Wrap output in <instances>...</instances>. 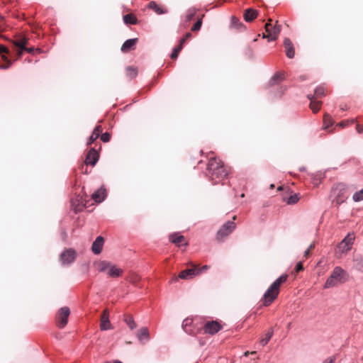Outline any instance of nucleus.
<instances>
[{
  "label": "nucleus",
  "instance_id": "nucleus-1",
  "mask_svg": "<svg viewBox=\"0 0 363 363\" xmlns=\"http://www.w3.org/2000/svg\"><path fill=\"white\" fill-rule=\"evenodd\" d=\"M228 174V171L220 159L211 156L207 164V174L213 184L223 180Z\"/></svg>",
  "mask_w": 363,
  "mask_h": 363
},
{
  "label": "nucleus",
  "instance_id": "nucleus-2",
  "mask_svg": "<svg viewBox=\"0 0 363 363\" xmlns=\"http://www.w3.org/2000/svg\"><path fill=\"white\" fill-rule=\"evenodd\" d=\"M287 278L286 274H282L270 285L264 293L262 299H261L265 307L270 306L277 299L279 294L280 286L286 281Z\"/></svg>",
  "mask_w": 363,
  "mask_h": 363
},
{
  "label": "nucleus",
  "instance_id": "nucleus-3",
  "mask_svg": "<svg viewBox=\"0 0 363 363\" xmlns=\"http://www.w3.org/2000/svg\"><path fill=\"white\" fill-rule=\"evenodd\" d=\"M346 272L345 270H343L340 267H336L333 269L331 275L327 279L324 285V289L333 288L337 286L340 283H343L345 281L344 276Z\"/></svg>",
  "mask_w": 363,
  "mask_h": 363
},
{
  "label": "nucleus",
  "instance_id": "nucleus-4",
  "mask_svg": "<svg viewBox=\"0 0 363 363\" xmlns=\"http://www.w3.org/2000/svg\"><path fill=\"white\" fill-rule=\"evenodd\" d=\"M272 19L269 18L264 25L265 33L262 34L263 38H267L269 41L275 40L281 31V25L278 24L277 21L274 26L271 23Z\"/></svg>",
  "mask_w": 363,
  "mask_h": 363
},
{
  "label": "nucleus",
  "instance_id": "nucleus-5",
  "mask_svg": "<svg viewBox=\"0 0 363 363\" xmlns=\"http://www.w3.org/2000/svg\"><path fill=\"white\" fill-rule=\"evenodd\" d=\"M235 227L236 225L233 220H229L226 222L217 232L216 240L218 241H222L235 230Z\"/></svg>",
  "mask_w": 363,
  "mask_h": 363
},
{
  "label": "nucleus",
  "instance_id": "nucleus-6",
  "mask_svg": "<svg viewBox=\"0 0 363 363\" xmlns=\"http://www.w3.org/2000/svg\"><path fill=\"white\" fill-rule=\"evenodd\" d=\"M69 314V308L67 306H63L59 309L56 315V323L60 328H63L67 324Z\"/></svg>",
  "mask_w": 363,
  "mask_h": 363
},
{
  "label": "nucleus",
  "instance_id": "nucleus-7",
  "mask_svg": "<svg viewBox=\"0 0 363 363\" xmlns=\"http://www.w3.org/2000/svg\"><path fill=\"white\" fill-rule=\"evenodd\" d=\"M355 235L354 233H349L345 238L339 244L338 249L342 252L345 253L350 251L353 245Z\"/></svg>",
  "mask_w": 363,
  "mask_h": 363
},
{
  "label": "nucleus",
  "instance_id": "nucleus-8",
  "mask_svg": "<svg viewBox=\"0 0 363 363\" xmlns=\"http://www.w3.org/2000/svg\"><path fill=\"white\" fill-rule=\"evenodd\" d=\"M182 328L186 333L191 335H196L201 330L199 328H195L194 325V320L190 317H188L184 320L182 323Z\"/></svg>",
  "mask_w": 363,
  "mask_h": 363
},
{
  "label": "nucleus",
  "instance_id": "nucleus-9",
  "mask_svg": "<svg viewBox=\"0 0 363 363\" xmlns=\"http://www.w3.org/2000/svg\"><path fill=\"white\" fill-rule=\"evenodd\" d=\"M222 325L217 320L207 321L204 326L203 330L206 333L213 335L222 329Z\"/></svg>",
  "mask_w": 363,
  "mask_h": 363
},
{
  "label": "nucleus",
  "instance_id": "nucleus-10",
  "mask_svg": "<svg viewBox=\"0 0 363 363\" xmlns=\"http://www.w3.org/2000/svg\"><path fill=\"white\" fill-rule=\"evenodd\" d=\"M99 160V153L95 149L91 148L87 153L84 161V164H82L83 169L84 166L95 165Z\"/></svg>",
  "mask_w": 363,
  "mask_h": 363
},
{
  "label": "nucleus",
  "instance_id": "nucleus-11",
  "mask_svg": "<svg viewBox=\"0 0 363 363\" xmlns=\"http://www.w3.org/2000/svg\"><path fill=\"white\" fill-rule=\"evenodd\" d=\"M76 253L74 250L69 249L63 252L60 255V260L63 264H68L74 261Z\"/></svg>",
  "mask_w": 363,
  "mask_h": 363
},
{
  "label": "nucleus",
  "instance_id": "nucleus-12",
  "mask_svg": "<svg viewBox=\"0 0 363 363\" xmlns=\"http://www.w3.org/2000/svg\"><path fill=\"white\" fill-rule=\"evenodd\" d=\"M100 328L102 330L112 328V325L109 320L108 309H104L101 315Z\"/></svg>",
  "mask_w": 363,
  "mask_h": 363
},
{
  "label": "nucleus",
  "instance_id": "nucleus-13",
  "mask_svg": "<svg viewBox=\"0 0 363 363\" xmlns=\"http://www.w3.org/2000/svg\"><path fill=\"white\" fill-rule=\"evenodd\" d=\"M199 272H197V266L194 264V265H192V267L191 269H187L182 271L179 274L178 278L182 279H191L194 277L199 275Z\"/></svg>",
  "mask_w": 363,
  "mask_h": 363
},
{
  "label": "nucleus",
  "instance_id": "nucleus-14",
  "mask_svg": "<svg viewBox=\"0 0 363 363\" xmlns=\"http://www.w3.org/2000/svg\"><path fill=\"white\" fill-rule=\"evenodd\" d=\"M138 39L137 38L126 40L121 45V50L123 52H128L135 48Z\"/></svg>",
  "mask_w": 363,
  "mask_h": 363
},
{
  "label": "nucleus",
  "instance_id": "nucleus-15",
  "mask_svg": "<svg viewBox=\"0 0 363 363\" xmlns=\"http://www.w3.org/2000/svg\"><path fill=\"white\" fill-rule=\"evenodd\" d=\"M106 196V189L104 187H101L98 189L96 191H95L91 194V199L96 202V203H100L103 201Z\"/></svg>",
  "mask_w": 363,
  "mask_h": 363
},
{
  "label": "nucleus",
  "instance_id": "nucleus-16",
  "mask_svg": "<svg viewBox=\"0 0 363 363\" xmlns=\"http://www.w3.org/2000/svg\"><path fill=\"white\" fill-rule=\"evenodd\" d=\"M104 239L101 236L96 238L91 246V250L95 255H99L101 252Z\"/></svg>",
  "mask_w": 363,
  "mask_h": 363
},
{
  "label": "nucleus",
  "instance_id": "nucleus-17",
  "mask_svg": "<svg viewBox=\"0 0 363 363\" xmlns=\"http://www.w3.org/2000/svg\"><path fill=\"white\" fill-rule=\"evenodd\" d=\"M284 47L287 57L293 58L294 56V48L290 39L286 38L284 40Z\"/></svg>",
  "mask_w": 363,
  "mask_h": 363
},
{
  "label": "nucleus",
  "instance_id": "nucleus-18",
  "mask_svg": "<svg viewBox=\"0 0 363 363\" xmlns=\"http://www.w3.org/2000/svg\"><path fill=\"white\" fill-rule=\"evenodd\" d=\"M352 262L353 268L355 270L363 273V257L361 255H354Z\"/></svg>",
  "mask_w": 363,
  "mask_h": 363
},
{
  "label": "nucleus",
  "instance_id": "nucleus-19",
  "mask_svg": "<svg viewBox=\"0 0 363 363\" xmlns=\"http://www.w3.org/2000/svg\"><path fill=\"white\" fill-rule=\"evenodd\" d=\"M147 8L154 11L157 15H162L163 13H167L168 10L162 7L160 4H157L155 1H150L147 4Z\"/></svg>",
  "mask_w": 363,
  "mask_h": 363
},
{
  "label": "nucleus",
  "instance_id": "nucleus-20",
  "mask_svg": "<svg viewBox=\"0 0 363 363\" xmlns=\"http://www.w3.org/2000/svg\"><path fill=\"white\" fill-rule=\"evenodd\" d=\"M308 98L311 100V104H309V108L312 109L313 113H317L322 106V101H318L314 99V96H312L311 94L308 96Z\"/></svg>",
  "mask_w": 363,
  "mask_h": 363
},
{
  "label": "nucleus",
  "instance_id": "nucleus-21",
  "mask_svg": "<svg viewBox=\"0 0 363 363\" xmlns=\"http://www.w3.org/2000/svg\"><path fill=\"white\" fill-rule=\"evenodd\" d=\"M169 240L172 242L176 244L178 246H180L183 244L187 245V243L185 242V237L179 233H174L170 235Z\"/></svg>",
  "mask_w": 363,
  "mask_h": 363
},
{
  "label": "nucleus",
  "instance_id": "nucleus-22",
  "mask_svg": "<svg viewBox=\"0 0 363 363\" xmlns=\"http://www.w3.org/2000/svg\"><path fill=\"white\" fill-rule=\"evenodd\" d=\"M107 274L111 277H119L123 274V270L120 268H118L116 265L112 264H110V267L108 268L106 271Z\"/></svg>",
  "mask_w": 363,
  "mask_h": 363
},
{
  "label": "nucleus",
  "instance_id": "nucleus-23",
  "mask_svg": "<svg viewBox=\"0 0 363 363\" xmlns=\"http://www.w3.org/2000/svg\"><path fill=\"white\" fill-rule=\"evenodd\" d=\"M102 130H103V129L101 125L96 126L91 135L90 136V138L89 139L87 145H91L93 143H94L99 138Z\"/></svg>",
  "mask_w": 363,
  "mask_h": 363
},
{
  "label": "nucleus",
  "instance_id": "nucleus-24",
  "mask_svg": "<svg viewBox=\"0 0 363 363\" xmlns=\"http://www.w3.org/2000/svg\"><path fill=\"white\" fill-rule=\"evenodd\" d=\"M28 39L26 37H23L21 38L17 39L14 44L20 48V50L18 52V55H21L23 52L24 51V49H26V45L28 44Z\"/></svg>",
  "mask_w": 363,
  "mask_h": 363
},
{
  "label": "nucleus",
  "instance_id": "nucleus-25",
  "mask_svg": "<svg viewBox=\"0 0 363 363\" xmlns=\"http://www.w3.org/2000/svg\"><path fill=\"white\" fill-rule=\"evenodd\" d=\"M258 15V13L254 9H246L244 11V18L246 21H252L254 20Z\"/></svg>",
  "mask_w": 363,
  "mask_h": 363
},
{
  "label": "nucleus",
  "instance_id": "nucleus-26",
  "mask_svg": "<svg viewBox=\"0 0 363 363\" xmlns=\"http://www.w3.org/2000/svg\"><path fill=\"white\" fill-rule=\"evenodd\" d=\"M230 28L241 30L245 28L244 24L235 16H231Z\"/></svg>",
  "mask_w": 363,
  "mask_h": 363
},
{
  "label": "nucleus",
  "instance_id": "nucleus-27",
  "mask_svg": "<svg viewBox=\"0 0 363 363\" xmlns=\"http://www.w3.org/2000/svg\"><path fill=\"white\" fill-rule=\"evenodd\" d=\"M136 335H137L138 338L139 339V340H140V341H142L143 339H145L146 340H149V333H148V330L146 327H143V328H140L138 330Z\"/></svg>",
  "mask_w": 363,
  "mask_h": 363
},
{
  "label": "nucleus",
  "instance_id": "nucleus-28",
  "mask_svg": "<svg viewBox=\"0 0 363 363\" xmlns=\"http://www.w3.org/2000/svg\"><path fill=\"white\" fill-rule=\"evenodd\" d=\"M111 264V262L107 261H99L96 263V267L99 272H105L108 270V268L110 267Z\"/></svg>",
  "mask_w": 363,
  "mask_h": 363
},
{
  "label": "nucleus",
  "instance_id": "nucleus-29",
  "mask_svg": "<svg viewBox=\"0 0 363 363\" xmlns=\"http://www.w3.org/2000/svg\"><path fill=\"white\" fill-rule=\"evenodd\" d=\"M123 320L128 325L130 329L133 330L136 328V323H135L132 315L130 314H125L123 317Z\"/></svg>",
  "mask_w": 363,
  "mask_h": 363
},
{
  "label": "nucleus",
  "instance_id": "nucleus-30",
  "mask_svg": "<svg viewBox=\"0 0 363 363\" xmlns=\"http://www.w3.org/2000/svg\"><path fill=\"white\" fill-rule=\"evenodd\" d=\"M323 124L324 129L325 130L328 129L330 126H332L334 124V120L333 119L332 116L330 114L325 113L324 115Z\"/></svg>",
  "mask_w": 363,
  "mask_h": 363
},
{
  "label": "nucleus",
  "instance_id": "nucleus-31",
  "mask_svg": "<svg viewBox=\"0 0 363 363\" xmlns=\"http://www.w3.org/2000/svg\"><path fill=\"white\" fill-rule=\"evenodd\" d=\"M125 74L130 79L135 78L138 74L137 68L132 66L128 67L125 69Z\"/></svg>",
  "mask_w": 363,
  "mask_h": 363
},
{
  "label": "nucleus",
  "instance_id": "nucleus-32",
  "mask_svg": "<svg viewBox=\"0 0 363 363\" xmlns=\"http://www.w3.org/2000/svg\"><path fill=\"white\" fill-rule=\"evenodd\" d=\"M123 21L125 23L136 24L137 18L134 14H125L123 16Z\"/></svg>",
  "mask_w": 363,
  "mask_h": 363
},
{
  "label": "nucleus",
  "instance_id": "nucleus-33",
  "mask_svg": "<svg viewBox=\"0 0 363 363\" xmlns=\"http://www.w3.org/2000/svg\"><path fill=\"white\" fill-rule=\"evenodd\" d=\"M325 89L323 86H319L316 89H315V94L312 95V96L315 97V99H317L318 98H322L325 96Z\"/></svg>",
  "mask_w": 363,
  "mask_h": 363
},
{
  "label": "nucleus",
  "instance_id": "nucleus-34",
  "mask_svg": "<svg viewBox=\"0 0 363 363\" xmlns=\"http://www.w3.org/2000/svg\"><path fill=\"white\" fill-rule=\"evenodd\" d=\"M273 335V330L272 328H269L267 332L265 334V337L262 338L260 340V344L262 345V346H264L265 345L267 344V342H269V340H270V338L272 337Z\"/></svg>",
  "mask_w": 363,
  "mask_h": 363
},
{
  "label": "nucleus",
  "instance_id": "nucleus-35",
  "mask_svg": "<svg viewBox=\"0 0 363 363\" xmlns=\"http://www.w3.org/2000/svg\"><path fill=\"white\" fill-rule=\"evenodd\" d=\"M299 199V197L297 194H293L290 196H289L287 199H284V200L286 202L287 204H294L296 203Z\"/></svg>",
  "mask_w": 363,
  "mask_h": 363
},
{
  "label": "nucleus",
  "instance_id": "nucleus-36",
  "mask_svg": "<svg viewBox=\"0 0 363 363\" xmlns=\"http://www.w3.org/2000/svg\"><path fill=\"white\" fill-rule=\"evenodd\" d=\"M183 48V45H182L181 43H179V45L175 48L171 55V57L172 59H176L177 58L180 51L182 50Z\"/></svg>",
  "mask_w": 363,
  "mask_h": 363
},
{
  "label": "nucleus",
  "instance_id": "nucleus-37",
  "mask_svg": "<svg viewBox=\"0 0 363 363\" xmlns=\"http://www.w3.org/2000/svg\"><path fill=\"white\" fill-rule=\"evenodd\" d=\"M353 200L357 202L363 200V189L354 194Z\"/></svg>",
  "mask_w": 363,
  "mask_h": 363
},
{
  "label": "nucleus",
  "instance_id": "nucleus-38",
  "mask_svg": "<svg viewBox=\"0 0 363 363\" xmlns=\"http://www.w3.org/2000/svg\"><path fill=\"white\" fill-rule=\"evenodd\" d=\"M202 26V18H199L191 27L192 31H198L201 29V27Z\"/></svg>",
  "mask_w": 363,
  "mask_h": 363
},
{
  "label": "nucleus",
  "instance_id": "nucleus-39",
  "mask_svg": "<svg viewBox=\"0 0 363 363\" xmlns=\"http://www.w3.org/2000/svg\"><path fill=\"white\" fill-rule=\"evenodd\" d=\"M346 199V196L343 194H340L336 196L335 199V201L337 203V204H340L343 203Z\"/></svg>",
  "mask_w": 363,
  "mask_h": 363
},
{
  "label": "nucleus",
  "instance_id": "nucleus-40",
  "mask_svg": "<svg viewBox=\"0 0 363 363\" xmlns=\"http://www.w3.org/2000/svg\"><path fill=\"white\" fill-rule=\"evenodd\" d=\"M1 58H3V60L6 61L7 64H6V65H0V69H8L11 66V61L4 55H3L1 56Z\"/></svg>",
  "mask_w": 363,
  "mask_h": 363
},
{
  "label": "nucleus",
  "instance_id": "nucleus-41",
  "mask_svg": "<svg viewBox=\"0 0 363 363\" xmlns=\"http://www.w3.org/2000/svg\"><path fill=\"white\" fill-rule=\"evenodd\" d=\"M110 139H111V135L108 133H103L101 135V140L103 143H108L110 141Z\"/></svg>",
  "mask_w": 363,
  "mask_h": 363
},
{
  "label": "nucleus",
  "instance_id": "nucleus-42",
  "mask_svg": "<svg viewBox=\"0 0 363 363\" xmlns=\"http://www.w3.org/2000/svg\"><path fill=\"white\" fill-rule=\"evenodd\" d=\"M196 10L194 9H191L186 14V21H191L194 16Z\"/></svg>",
  "mask_w": 363,
  "mask_h": 363
},
{
  "label": "nucleus",
  "instance_id": "nucleus-43",
  "mask_svg": "<svg viewBox=\"0 0 363 363\" xmlns=\"http://www.w3.org/2000/svg\"><path fill=\"white\" fill-rule=\"evenodd\" d=\"M304 270V267L303 266V263L299 262L296 264V267H295V269H294V272L295 273H298L300 272H302Z\"/></svg>",
  "mask_w": 363,
  "mask_h": 363
},
{
  "label": "nucleus",
  "instance_id": "nucleus-44",
  "mask_svg": "<svg viewBox=\"0 0 363 363\" xmlns=\"http://www.w3.org/2000/svg\"><path fill=\"white\" fill-rule=\"evenodd\" d=\"M192 36L191 33L190 32H188L185 34V35L181 39L180 43L184 45V44L186 43V41L191 38Z\"/></svg>",
  "mask_w": 363,
  "mask_h": 363
},
{
  "label": "nucleus",
  "instance_id": "nucleus-45",
  "mask_svg": "<svg viewBox=\"0 0 363 363\" xmlns=\"http://www.w3.org/2000/svg\"><path fill=\"white\" fill-rule=\"evenodd\" d=\"M353 123H354V120H352L351 121H342V122L339 123L337 125V126L340 127V128H345V127L347 126L349 124Z\"/></svg>",
  "mask_w": 363,
  "mask_h": 363
},
{
  "label": "nucleus",
  "instance_id": "nucleus-46",
  "mask_svg": "<svg viewBox=\"0 0 363 363\" xmlns=\"http://www.w3.org/2000/svg\"><path fill=\"white\" fill-rule=\"evenodd\" d=\"M140 280V277L137 274H132L130 277V281L133 284L137 283Z\"/></svg>",
  "mask_w": 363,
  "mask_h": 363
},
{
  "label": "nucleus",
  "instance_id": "nucleus-47",
  "mask_svg": "<svg viewBox=\"0 0 363 363\" xmlns=\"http://www.w3.org/2000/svg\"><path fill=\"white\" fill-rule=\"evenodd\" d=\"M281 74H276L272 79H271V83L274 84L276 81L279 79H281Z\"/></svg>",
  "mask_w": 363,
  "mask_h": 363
},
{
  "label": "nucleus",
  "instance_id": "nucleus-48",
  "mask_svg": "<svg viewBox=\"0 0 363 363\" xmlns=\"http://www.w3.org/2000/svg\"><path fill=\"white\" fill-rule=\"evenodd\" d=\"M5 26V18L0 15V31L4 30V27Z\"/></svg>",
  "mask_w": 363,
  "mask_h": 363
},
{
  "label": "nucleus",
  "instance_id": "nucleus-49",
  "mask_svg": "<svg viewBox=\"0 0 363 363\" xmlns=\"http://www.w3.org/2000/svg\"><path fill=\"white\" fill-rule=\"evenodd\" d=\"M335 360V357H330L326 359L323 363H334Z\"/></svg>",
  "mask_w": 363,
  "mask_h": 363
},
{
  "label": "nucleus",
  "instance_id": "nucleus-50",
  "mask_svg": "<svg viewBox=\"0 0 363 363\" xmlns=\"http://www.w3.org/2000/svg\"><path fill=\"white\" fill-rule=\"evenodd\" d=\"M208 268H209V267H208V266H207V265H204V266H203V267H202L201 269H199V268L197 267V272H199V274H201V272L206 271Z\"/></svg>",
  "mask_w": 363,
  "mask_h": 363
},
{
  "label": "nucleus",
  "instance_id": "nucleus-51",
  "mask_svg": "<svg viewBox=\"0 0 363 363\" xmlns=\"http://www.w3.org/2000/svg\"><path fill=\"white\" fill-rule=\"evenodd\" d=\"M345 189V185L344 184H338L336 186L335 190L339 189L340 191H342Z\"/></svg>",
  "mask_w": 363,
  "mask_h": 363
},
{
  "label": "nucleus",
  "instance_id": "nucleus-52",
  "mask_svg": "<svg viewBox=\"0 0 363 363\" xmlns=\"http://www.w3.org/2000/svg\"><path fill=\"white\" fill-rule=\"evenodd\" d=\"M8 52V48L5 47L4 45H0V54L1 53H7Z\"/></svg>",
  "mask_w": 363,
  "mask_h": 363
},
{
  "label": "nucleus",
  "instance_id": "nucleus-53",
  "mask_svg": "<svg viewBox=\"0 0 363 363\" xmlns=\"http://www.w3.org/2000/svg\"><path fill=\"white\" fill-rule=\"evenodd\" d=\"M357 131L358 133L362 134L363 133V126L357 124L356 127Z\"/></svg>",
  "mask_w": 363,
  "mask_h": 363
},
{
  "label": "nucleus",
  "instance_id": "nucleus-54",
  "mask_svg": "<svg viewBox=\"0 0 363 363\" xmlns=\"http://www.w3.org/2000/svg\"><path fill=\"white\" fill-rule=\"evenodd\" d=\"M83 207H84V205L79 204L77 207H75V211H82Z\"/></svg>",
  "mask_w": 363,
  "mask_h": 363
},
{
  "label": "nucleus",
  "instance_id": "nucleus-55",
  "mask_svg": "<svg viewBox=\"0 0 363 363\" xmlns=\"http://www.w3.org/2000/svg\"><path fill=\"white\" fill-rule=\"evenodd\" d=\"M24 50H26L29 53H33L34 51V48H26V49H24Z\"/></svg>",
  "mask_w": 363,
  "mask_h": 363
},
{
  "label": "nucleus",
  "instance_id": "nucleus-56",
  "mask_svg": "<svg viewBox=\"0 0 363 363\" xmlns=\"http://www.w3.org/2000/svg\"><path fill=\"white\" fill-rule=\"evenodd\" d=\"M311 252V250H306V252H305V255H303V257L305 258H307V257H308L310 255Z\"/></svg>",
  "mask_w": 363,
  "mask_h": 363
},
{
  "label": "nucleus",
  "instance_id": "nucleus-57",
  "mask_svg": "<svg viewBox=\"0 0 363 363\" xmlns=\"http://www.w3.org/2000/svg\"><path fill=\"white\" fill-rule=\"evenodd\" d=\"M315 247V245H314V243H312L309 247L308 248V250H312L314 247Z\"/></svg>",
  "mask_w": 363,
  "mask_h": 363
},
{
  "label": "nucleus",
  "instance_id": "nucleus-58",
  "mask_svg": "<svg viewBox=\"0 0 363 363\" xmlns=\"http://www.w3.org/2000/svg\"><path fill=\"white\" fill-rule=\"evenodd\" d=\"M178 280V278L177 277H174L172 280V282L173 281H177Z\"/></svg>",
  "mask_w": 363,
  "mask_h": 363
},
{
  "label": "nucleus",
  "instance_id": "nucleus-59",
  "mask_svg": "<svg viewBox=\"0 0 363 363\" xmlns=\"http://www.w3.org/2000/svg\"><path fill=\"white\" fill-rule=\"evenodd\" d=\"M340 108H341V109H342V110H343V111H345V110H346V109H347L346 106H340Z\"/></svg>",
  "mask_w": 363,
  "mask_h": 363
},
{
  "label": "nucleus",
  "instance_id": "nucleus-60",
  "mask_svg": "<svg viewBox=\"0 0 363 363\" xmlns=\"http://www.w3.org/2000/svg\"><path fill=\"white\" fill-rule=\"evenodd\" d=\"M281 189H282V186H281L277 188V190H281Z\"/></svg>",
  "mask_w": 363,
  "mask_h": 363
},
{
  "label": "nucleus",
  "instance_id": "nucleus-61",
  "mask_svg": "<svg viewBox=\"0 0 363 363\" xmlns=\"http://www.w3.org/2000/svg\"><path fill=\"white\" fill-rule=\"evenodd\" d=\"M274 184H271V185H270V188H271V189H272V188H274Z\"/></svg>",
  "mask_w": 363,
  "mask_h": 363
},
{
  "label": "nucleus",
  "instance_id": "nucleus-62",
  "mask_svg": "<svg viewBox=\"0 0 363 363\" xmlns=\"http://www.w3.org/2000/svg\"><path fill=\"white\" fill-rule=\"evenodd\" d=\"M248 354H249V352H245V356H247V355H248Z\"/></svg>",
  "mask_w": 363,
  "mask_h": 363
},
{
  "label": "nucleus",
  "instance_id": "nucleus-63",
  "mask_svg": "<svg viewBox=\"0 0 363 363\" xmlns=\"http://www.w3.org/2000/svg\"><path fill=\"white\" fill-rule=\"evenodd\" d=\"M114 363H122V362L120 361H115Z\"/></svg>",
  "mask_w": 363,
  "mask_h": 363
},
{
  "label": "nucleus",
  "instance_id": "nucleus-64",
  "mask_svg": "<svg viewBox=\"0 0 363 363\" xmlns=\"http://www.w3.org/2000/svg\"><path fill=\"white\" fill-rule=\"evenodd\" d=\"M235 219H236V216H234L233 217V220H235Z\"/></svg>",
  "mask_w": 363,
  "mask_h": 363
}]
</instances>
